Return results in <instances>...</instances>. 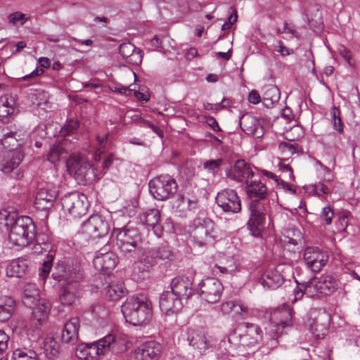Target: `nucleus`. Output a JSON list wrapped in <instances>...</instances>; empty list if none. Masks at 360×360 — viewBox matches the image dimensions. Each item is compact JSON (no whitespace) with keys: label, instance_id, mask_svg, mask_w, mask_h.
Masks as SVG:
<instances>
[{"label":"nucleus","instance_id":"f257e3e1","mask_svg":"<svg viewBox=\"0 0 360 360\" xmlns=\"http://www.w3.org/2000/svg\"><path fill=\"white\" fill-rule=\"evenodd\" d=\"M0 231H9L8 239L14 245L25 247L35 238V225L28 216H18L7 210L0 212Z\"/></svg>","mask_w":360,"mask_h":360},{"label":"nucleus","instance_id":"f03ea898","mask_svg":"<svg viewBox=\"0 0 360 360\" xmlns=\"http://www.w3.org/2000/svg\"><path fill=\"white\" fill-rule=\"evenodd\" d=\"M122 312L128 323L134 326H144L152 319V304L144 295L131 296L122 304Z\"/></svg>","mask_w":360,"mask_h":360},{"label":"nucleus","instance_id":"7ed1b4c3","mask_svg":"<svg viewBox=\"0 0 360 360\" xmlns=\"http://www.w3.org/2000/svg\"><path fill=\"white\" fill-rule=\"evenodd\" d=\"M292 309L284 307L274 310L270 315V326L264 339V343L268 349H272L277 347L278 338L283 329L292 326Z\"/></svg>","mask_w":360,"mask_h":360},{"label":"nucleus","instance_id":"20e7f679","mask_svg":"<svg viewBox=\"0 0 360 360\" xmlns=\"http://www.w3.org/2000/svg\"><path fill=\"white\" fill-rule=\"evenodd\" d=\"M66 167L80 184H87L96 178V169L84 155L72 154L66 161Z\"/></svg>","mask_w":360,"mask_h":360},{"label":"nucleus","instance_id":"39448f33","mask_svg":"<svg viewBox=\"0 0 360 360\" xmlns=\"http://www.w3.org/2000/svg\"><path fill=\"white\" fill-rule=\"evenodd\" d=\"M215 223L209 218H196L193 221L191 237L193 243L199 247L212 244L217 238Z\"/></svg>","mask_w":360,"mask_h":360},{"label":"nucleus","instance_id":"423d86ee","mask_svg":"<svg viewBox=\"0 0 360 360\" xmlns=\"http://www.w3.org/2000/svg\"><path fill=\"white\" fill-rule=\"evenodd\" d=\"M229 340L243 347H252L263 340L262 330L257 325L243 323L238 326Z\"/></svg>","mask_w":360,"mask_h":360},{"label":"nucleus","instance_id":"0eeeda50","mask_svg":"<svg viewBox=\"0 0 360 360\" xmlns=\"http://www.w3.org/2000/svg\"><path fill=\"white\" fill-rule=\"evenodd\" d=\"M149 191L158 200H165L177 191L178 185L175 179L167 174H162L149 181Z\"/></svg>","mask_w":360,"mask_h":360},{"label":"nucleus","instance_id":"6e6552de","mask_svg":"<svg viewBox=\"0 0 360 360\" xmlns=\"http://www.w3.org/2000/svg\"><path fill=\"white\" fill-rule=\"evenodd\" d=\"M128 343L126 337L108 335L96 342L93 343L91 348L97 355H105L108 352L117 354L127 349Z\"/></svg>","mask_w":360,"mask_h":360},{"label":"nucleus","instance_id":"1a4fd4ad","mask_svg":"<svg viewBox=\"0 0 360 360\" xmlns=\"http://www.w3.org/2000/svg\"><path fill=\"white\" fill-rule=\"evenodd\" d=\"M64 211L68 212L73 217L85 215L89 208L86 196L78 192H73L64 195L61 199Z\"/></svg>","mask_w":360,"mask_h":360},{"label":"nucleus","instance_id":"9d476101","mask_svg":"<svg viewBox=\"0 0 360 360\" xmlns=\"http://www.w3.org/2000/svg\"><path fill=\"white\" fill-rule=\"evenodd\" d=\"M249 210L251 214L248 226L254 236H261L264 230L266 209L264 205H259V202L253 201L249 203Z\"/></svg>","mask_w":360,"mask_h":360},{"label":"nucleus","instance_id":"9b49d317","mask_svg":"<svg viewBox=\"0 0 360 360\" xmlns=\"http://www.w3.org/2000/svg\"><path fill=\"white\" fill-rule=\"evenodd\" d=\"M110 231L108 221L101 215H91L82 225V232L93 238H102Z\"/></svg>","mask_w":360,"mask_h":360},{"label":"nucleus","instance_id":"f8f14e48","mask_svg":"<svg viewBox=\"0 0 360 360\" xmlns=\"http://www.w3.org/2000/svg\"><path fill=\"white\" fill-rule=\"evenodd\" d=\"M83 274L79 264L66 265L58 264L52 274L53 279L58 282H65V285L72 283H79L82 278Z\"/></svg>","mask_w":360,"mask_h":360},{"label":"nucleus","instance_id":"ddd939ff","mask_svg":"<svg viewBox=\"0 0 360 360\" xmlns=\"http://www.w3.org/2000/svg\"><path fill=\"white\" fill-rule=\"evenodd\" d=\"M199 290L202 299L208 303H215L220 300L224 287L218 279L207 278L199 284Z\"/></svg>","mask_w":360,"mask_h":360},{"label":"nucleus","instance_id":"4468645a","mask_svg":"<svg viewBox=\"0 0 360 360\" xmlns=\"http://www.w3.org/2000/svg\"><path fill=\"white\" fill-rule=\"evenodd\" d=\"M215 200L225 212L238 213L241 210L240 199L234 190H222L217 193Z\"/></svg>","mask_w":360,"mask_h":360},{"label":"nucleus","instance_id":"2eb2a0df","mask_svg":"<svg viewBox=\"0 0 360 360\" xmlns=\"http://www.w3.org/2000/svg\"><path fill=\"white\" fill-rule=\"evenodd\" d=\"M328 259L329 256L327 252L316 247H308L304 252V259L307 267L315 273L321 271L328 262Z\"/></svg>","mask_w":360,"mask_h":360},{"label":"nucleus","instance_id":"dca6fc26","mask_svg":"<svg viewBox=\"0 0 360 360\" xmlns=\"http://www.w3.org/2000/svg\"><path fill=\"white\" fill-rule=\"evenodd\" d=\"M187 340L193 349V355L202 356L210 347V340L202 330L190 328L187 333Z\"/></svg>","mask_w":360,"mask_h":360},{"label":"nucleus","instance_id":"f3484780","mask_svg":"<svg viewBox=\"0 0 360 360\" xmlns=\"http://www.w3.org/2000/svg\"><path fill=\"white\" fill-rule=\"evenodd\" d=\"M300 285L305 290L313 288L318 294L325 296L332 294L337 289L338 285L336 281L330 276H321L319 278H314Z\"/></svg>","mask_w":360,"mask_h":360},{"label":"nucleus","instance_id":"a211bd4d","mask_svg":"<svg viewBox=\"0 0 360 360\" xmlns=\"http://www.w3.org/2000/svg\"><path fill=\"white\" fill-rule=\"evenodd\" d=\"M162 346L155 341H148L136 348L131 356L134 360H158Z\"/></svg>","mask_w":360,"mask_h":360},{"label":"nucleus","instance_id":"6ab92c4d","mask_svg":"<svg viewBox=\"0 0 360 360\" xmlns=\"http://www.w3.org/2000/svg\"><path fill=\"white\" fill-rule=\"evenodd\" d=\"M181 300L174 292L167 290L161 295L160 308L167 315L176 314L182 309L183 304Z\"/></svg>","mask_w":360,"mask_h":360},{"label":"nucleus","instance_id":"aec40b11","mask_svg":"<svg viewBox=\"0 0 360 360\" xmlns=\"http://www.w3.org/2000/svg\"><path fill=\"white\" fill-rule=\"evenodd\" d=\"M226 176L232 180L238 182H243L248 180L250 177H252L254 172L249 163L244 160H238L236 161L233 168L227 170Z\"/></svg>","mask_w":360,"mask_h":360},{"label":"nucleus","instance_id":"412c9836","mask_svg":"<svg viewBox=\"0 0 360 360\" xmlns=\"http://www.w3.org/2000/svg\"><path fill=\"white\" fill-rule=\"evenodd\" d=\"M23 155L19 150H10L0 156V170L7 174L16 169L22 162Z\"/></svg>","mask_w":360,"mask_h":360},{"label":"nucleus","instance_id":"4be33fe9","mask_svg":"<svg viewBox=\"0 0 360 360\" xmlns=\"http://www.w3.org/2000/svg\"><path fill=\"white\" fill-rule=\"evenodd\" d=\"M281 266L265 271L259 278V283L269 290H275L284 283V276L281 274Z\"/></svg>","mask_w":360,"mask_h":360},{"label":"nucleus","instance_id":"5701e85b","mask_svg":"<svg viewBox=\"0 0 360 360\" xmlns=\"http://www.w3.org/2000/svg\"><path fill=\"white\" fill-rule=\"evenodd\" d=\"M246 193L250 200V202L256 201L259 205H264L268 195V189L266 185L260 181H246Z\"/></svg>","mask_w":360,"mask_h":360},{"label":"nucleus","instance_id":"b1692460","mask_svg":"<svg viewBox=\"0 0 360 360\" xmlns=\"http://www.w3.org/2000/svg\"><path fill=\"white\" fill-rule=\"evenodd\" d=\"M31 308H32V323L35 328H38L48 318L51 308L50 302L47 300L40 297Z\"/></svg>","mask_w":360,"mask_h":360},{"label":"nucleus","instance_id":"393cba45","mask_svg":"<svg viewBox=\"0 0 360 360\" xmlns=\"http://www.w3.org/2000/svg\"><path fill=\"white\" fill-rule=\"evenodd\" d=\"M240 127L246 134L255 138H260L264 134L263 127L259 121L248 113L242 115L240 117Z\"/></svg>","mask_w":360,"mask_h":360},{"label":"nucleus","instance_id":"a878e982","mask_svg":"<svg viewBox=\"0 0 360 360\" xmlns=\"http://www.w3.org/2000/svg\"><path fill=\"white\" fill-rule=\"evenodd\" d=\"M170 291L181 300L188 299L193 293L192 282L185 277H176L173 278L170 283Z\"/></svg>","mask_w":360,"mask_h":360},{"label":"nucleus","instance_id":"bb28decb","mask_svg":"<svg viewBox=\"0 0 360 360\" xmlns=\"http://www.w3.org/2000/svg\"><path fill=\"white\" fill-rule=\"evenodd\" d=\"M118 257L112 252H107L97 255L94 259V267L99 271L109 274L117 266Z\"/></svg>","mask_w":360,"mask_h":360},{"label":"nucleus","instance_id":"cd10ccee","mask_svg":"<svg viewBox=\"0 0 360 360\" xmlns=\"http://www.w3.org/2000/svg\"><path fill=\"white\" fill-rule=\"evenodd\" d=\"M160 212L157 209H150L140 216L141 221L146 226H150L154 233L160 237L163 233V226L159 224Z\"/></svg>","mask_w":360,"mask_h":360},{"label":"nucleus","instance_id":"c85d7f7f","mask_svg":"<svg viewBox=\"0 0 360 360\" xmlns=\"http://www.w3.org/2000/svg\"><path fill=\"white\" fill-rule=\"evenodd\" d=\"M80 321L77 317L71 318L64 326L61 335L62 341L68 344H75L78 340Z\"/></svg>","mask_w":360,"mask_h":360},{"label":"nucleus","instance_id":"c756f323","mask_svg":"<svg viewBox=\"0 0 360 360\" xmlns=\"http://www.w3.org/2000/svg\"><path fill=\"white\" fill-rule=\"evenodd\" d=\"M79 283H72L65 285L61 290L59 296V300L63 305H73L79 297Z\"/></svg>","mask_w":360,"mask_h":360},{"label":"nucleus","instance_id":"7c9ffc66","mask_svg":"<svg viewBox=\"0 0 360 360\" xmlns=\"http://www.w3.org/2000/svg\"><path fill=\"white\" fill-rule=\"evenodd\" d=\"M119 52L126 61L131 65H139L141 63V51L130 42L123 43L120 46Z\"/></svg>","mask_w":360,"mask_h":360},{"label":"nucleus","instance_id":"2f4dec72","mask_svg":"<svg viewBox=\"0 0 360 360\" xmlns=\"http://www.w3.org/2000/svg\"><path fill=\"white\" fill-rule=\"evenodd\" d=\"M29 262L24 258L13 260L6 267V275L8 277H22L28 270Z\"/></svg>","mask_w":360,"mask_h":360},{"label":"nucleus","instance_id":"473e14b6","mask_svg":"<svg viewBox=\"0 0 360 360\" xmlns=\"http://www.w3.org/2000/svg\"><path fill=\"white\" fill-rule=\"evenodd\" d=\"M328 315L323 314L313 320L310 324V330L315 338L323 339L328 333Z\"/></svg>","mask_w":360,"mask_h":360},{"label":"nucleus","instance_id":"72a5a7b5","mask_svg":"<svg viewBox=\"0 0 360 360\" xmlns=\"http://www.w3.org/2000/svg\"><path fill=\"white\" fill-rule=\"evenodd\" d=\"M39 290L34 283H26L22 288V302L27 307H32L40 298Z\"/></svg>","mask_w":360,"mask_h":360},{"label":"nucleus","instance_id":"f704fd0d","mask_svg":"<svg viewBox=\"0 0 360 360\" xmlns=\"http://www.w3.org/2000/svg\"><path fill=\"white\" fill-rule=\"evenodd\" d=\"M15 302L10 296H0V321L4 322L8 320L15 309Z\"/></svg>","mask_w":360,"mask_h":360},{"label":"nucleus","instance_id":"c9c22d12","mask_svg":"<svg viewBox=\"0 0 360 360\" xmlns=\"http://www.w3.org/2000/svg\"><path fill=\"white\" fill-rule=\"evenodd\" d=\"M115 231L117 232L116 240L129 243L134 242L137 245L141 240L139 231L134 227L127 226L123 229H117Z\"/></svg>","mask_w":360,"mask_h":360},{"label":"nucleus","instance_id":"e433bc0d","mask_svg":"<svg viewBox=\"0 0 360 360\" xmlns=\"http://www.w3.org/2000/svg\"><path fill=\"white\" fill-rule=\"evenodd\" d=\"M67 154V151L64 148L63 145L60 142H55L53 143L49 150L46 155L47 160L51 163H56L58 162L60 158Z\"/></svg>","mask_w":360,"mask_h":360},{"label":"nucleus","instance_id":"4c0bfd02","mask_svg":"<svg viewBox=\"0 0 360 360\" xmlns=\"http://www.w3.org/2000/svg\"><path fill=\"white\" fill-rule=\"evenodd\" d=\"M152 248L155 253L158 262L162 261L167 262L173 260L174 258V253L167 243Z\"/></svg>","mask_w":360,"mask_h":360},{"label":"nucleus","instance_id":"58836bf2","mask_svg":"<svg viewBox=\"0 0 360 360\" xmlns=\"http://www.w3.org/2000/svg\"><path fill=\"white\" fill-rule=\"evenodd\" d=\"M58 194L57 188L51 184H46L39 188L36 197L39 199H44L54 202Z\"/></svg>","mask_w":360,"mask_h":360},{"label":"nucleus","instance_id":"ea45409f","mask_svg":"<svg viewBox=\"0 0 360 360\" xmlns=\"http://www.w3.org/2000/svg\"><path fill=\"white\" fill-rule=\"evenodd\" d=\"M13 360H38V355L33 349L19 348L13 352Z\"/></svg>","mask_w":360,"mask_h":360},{"label":"nucleus","instance_id":"a19ab883","mask_svg":"<svg viewBox=\"0 0 360 360\" xmlns=\"http://www.w3.org/2000/svg\"><path fill=\"white\" fill-rule=\"evenodd\" d=\"M139 262L147 269L155 266L158 262L153 248L146 249L140 255Z\"/></svg>","mask_w":360,"mask_h":360},{"label":"nucleus","instance_id":"79ce46f5","mask_svg":"<svg viewBox=\"0 0 360 360\" xmlns=\"http://www.w3.org/2000/svg\"><path fill=\"white\" fill-rule=\"evenodd\" d=\"M44 347L45 354L49 359L53 358L59 354L60 345L53 338H47Z\"/></svg>","mask_w":360,"mask_h":360},{"label":"nucleus","instance_id":"37998d69","mask_svg":"<svg viewBox=\"0 0 360 360\" xmlns=\"http://www.w3.org/2000/svg\"><path fill=\"white\" fill-rule=\"evenodd\" d=\"M105 294L110 300H116L124 295V288L122 283L107 286Z\"/></svg>","mask_w":360,"mask_h":360},{"label":"nucleus","instance_id":"c03bdc74","mask_svg":"<svg viewBox=\"0 0 360 360\" xmlns=\"http://www.w3.org/2000/svg\"><path fill=\"white\" fill-rule=\"evenodd\" d=\"M116 246L120 252L124 256H131L134 253L136 252V250L137 248V244H135L134 242L129 243L127 241H122L116 240Z\"/></svg>","mask_w":360,"mask_h":360},{"label":"nucleus","instance_id":"a18cd8bd","mask_svg":"<svg viewBox=\"0 0 360 360\" xmlns=\"http://www.w3.org/2000/svg\"><path fill=\"white\" fill-rule=\"evenodd\" d=\"M331 115L333 117V128L340 134H342L344 131V124L340 118V112L335 106H333L331 109Z\"/></svg>","mask_w":360,"mask_h":360},{"label":"nucleus","instance_id":"49530a36","mask_svg":"<svg viewBox=\"0 0 360 360\" xmlns=\"http://www.w3.org/2000/svg\"><path fill=\"white\" fill-rule=\"evenodd\" d=\"M29 18L30 16L20 11H16L8 15V21L13 25H16L18 23L20 25H23Z\"/></svg>","mask_w":360,"mask_h":360},{"label":"nucleus","instance_id":"de8ad7c7","mask_svg":"<svg viewBox=\"0 0 360 360\" xmlns=\"http://www.w3.org/2000/svg\"><path fill=\"white\" fill-rule=\"evenodd\" d=\"M181 200H185L186 205L179 204V205H176V208L179 209L180 212H184L187 210H192L195 209L197 207L198 200L195 198L191 199L185 197L184 195H181Z\"/></svg>","mask_w":360,"mask_h":360},{"label":"nucleus","instance_id":"09e8293b","mask_svg":"<svg viewBox=\"0 0 360 360\" xmlns=\"http://www.w3.org/2000/svg\"><path fill=\"white\" fill-rule=\"evenodd\" d=\"M79 127L77 120L70 119L65 125L61 129L60 132L63 136H69L74 134Z\"/></svg>","mask_w":360,"mask_h":360},{"label":"nucleus","instance_id":"8fccbe9b","mask_svg":"<svg viewBox=\"0 0 360 360\" xmlns=\"http://www.w3.org/2000/svg\"><path fill=\"white\" fill-rule=\"evenodd\" d=\"M350 216L351 214L349 212H344L340 214L337 222V226L339 231L344 232L346 231L349 224Z\"/></svg>","mask_w":360,"mask_h":360},{"label":"nucleus","instance_id":"3c124183","mask_svg":"<svg viewBox=\"0 0 360 360\" xmlns=\"http://www.w3.org/2000/svg\"><path fill=\"white\" fill-rule=\"evenodd\" d=\"M222 162V159L221 158L207 160L204 163L203 166L205 169L214 174L219 171Z\"/></svg>","mask_w":360,"mask_h":360},{"label":"nucleus","instance_id":"603ef678","mask_svg":"<svg viewBox=\"0 0 360 360\" xmlns=\"http://www.w3.org/2000/svg\"><path fill=\"white\" fill-rule=\"evenodd\" d=\"M46 258V260L44 261L43 262V265L42 267L41 268L39 273V276L43 280H44L45 278L49 275L53 260V257L52 255H47Z\"/></svg>","mask_w":360,"mask_h":360},{"label":"nucleus","instance_id":"864d4df0","mask_svg":"<svg viewBox=\"0 0 360 360\" xmlns=\"http://www.w3.org/2000/svg\"><path fill=\"white\" fill-rule=\"evenodd\" d=\"M15 133L6 132L4 134L3 138L1 139V143L4 148L14 146L16 145L17 140L14 137Z\"/></svg>","mask_w":360,"mask_h":360},{"label":"nucleus","instance_id":"5fc2aeb1","mask_svg":"<svg viewBox=\"0 0 360 360\" xmlns=\"http://www.w3.org/2000/svg\"><path fill=\"white\" fill-rule=\"evenodd\" d=\"M321 219L326 222V224L329 225L332 223L334 217V212L330 206H326L322 209L321 213Z\"/></svg>","mask_w":360,"mask_h":360},{"label":"nucleus","instance_id":"6e6d98bb","mask_svg":"<svg viewBox=\"0 0 360 360\" xmlns=\"http://www.w3.org/2000/svg\"><path fill=\"white\" fill-rule=\"evenodd\" d=\"M93 344L90 346L86 345L84 347L79 346L76 349V355L79 359H86L88 355H92L93 353L95 354V351L91 348Z\"/></svg>","mask_w":360,"mask_h":360},{"label":"nucleus","instance_id":"4d7b16f0","mask_svg":"<svg viewBox=\"0 0 360 360\" xmlns=\"http://www.w3.org/2000/svg\"><path fill=\"white\" fill-rule=\"evenodd\" d=\"M110 89L113 92L124 95L127 96L131 95V91H134L133 89L123 86L121 84H112L110 86Z\"/></svg>","mask_w":360,"mask_h":360},{"label":"nucleus","instance_id":"13d9d810","mask_svg":"<svg viewBox=\"0 0 360 360\" xmlns=\"http://www.w3.org/2000/svg\"><path fill=\"white\" fill-rule=\"evenodd\" d=\"M248 307L244 305L243 304L240 303V302H237L231 315L233 317H236L238 316L244 319L245 316L248 314Z\"/></svg>","mask_w":360,"mask_h":360},{"label":"nucleus","instance_id":"bf43d9fd","mask_svg":"<svg viewBox=\"0 0 360 360\" xmlns=\"http://www.w3.org/2000/svg\"><path fill=\"white\" fill-rule=\"evenodd\" d=\"M53 201L45 200L44 199H39L35 198L34 205L37 209L41 210H46L51 208L53 205Z\"/></svg>","mask_w":360,"mask_h":360},{"label":"nucleus","instance_id":"052dcab7","mask_svg":"<svg viewBox=\"0 0 360 360\" xmlns=\"http://www.w3.org/2000/svg\"><path fill=\"white\" fill-rule=\"evenodd\" d=\"M313 192L318 196L321 195V193L327 194L330 192L329 188L323 183L319 182L314 185H312Z\"/></svg>","mask_w":360,"mask_h":360},{"label":"nucleus","instance_id":"680f3d73","mask_svg":"<svg viewBox=\"0 0 360 360\" xmlns=\"http://www.w3.org/2000/svg\"><path fill=\"white\" fill-rule=\"evenodd\" d=\"M338 53L342 58H344L349 65H352V53L349 49H347L345 46L340 45L338 47Z\"/></svg>","mask_w":360,"mask_h":360},{"label":"nucleus","instance_id":"e2e57ef3","mask_svg":"<svg viewBox=\"0 0 360 360\" xmlns=\"http://www.w3.org/2000/svg\"><path fill=\"white\" fill-rule=\"evenodd\" d=\"M236 303L237 302L235 301H228L223 303L221 305L222 312L226 314H232Z\"/></svg>","mask_w":360,"mask_h":360},{"label":"nucleus","instance_id":"0e129e2a","mask_svg":"<svg viewBox=\"0 0 360 360\" xmlns=\"http://www.w3.org/2000/svg\"><path fill=\"white\" fill-rule=\"evenodd\" d=\"M278 148L283 153L288 152L290 154H294L296 152L295 147L292 144L286 142L280 143Z\"/></svg>","mask_w":360,"mask_h":360},{"label":"nucleus","instance_id":"69168bd1","mask_svg":"<svg viewBox=\"0 0 360 360\" xmlns=\"http://www.w3.org/2000/svg\"><path fill=\"white\" fill-rule=\"evenodd\" d=\"M9 337L2 330H0V354L8 347Z\"/></svg>","mask_w":360,"mask_h":360},{"label":"nucleus","instance_id":"338daca9","mask_svg":"<svg viewBox=\"0 0 360 360\" xmlns=\"http://www.w3.org/2000/svg\"><path fill=\"white\" fill-rule=\"evenodd\" d=\"M276 51L280 53L283 56H289L293 52L292 49H289L288 47H286L283 42L281 41H278V46L276 49Z\"/></svg>","mask_w":360,"mask_h":360},{"label":"nucleus","instance_id":"774afa93","mask_svg":"<svg viewBox=\"0 0 360 360\" xmlns=\"http://www.w3.org/2000/svg\"><path fill=\"white\" fill-rule=\"evenodd\" d=\"M249 102L253 104H257L261 101L259 93L256 90H252L248 96Z\"/></svg>","mask_w":360,"mask_h":360}]
</instances>
